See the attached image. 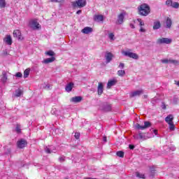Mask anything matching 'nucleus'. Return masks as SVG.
I'll return each instance as SVG.
<instances>
[{
  "instance_id": "f257e3e1",
  "label": "nucleus",
  "mask_w": 179,
  "mask_h": 179,
  "mask_svg": "<svg viewBox=\"0 0 179 179\" xmlns=\"http://www.w3.org/2000/svg\"><path fill=\"white\" fill-rule=\"evenodd\" d=\"M138 12L141 16H148L150 13V7L146 3H143L138 8Z\"/></svg>"
},
{
  "instance_id": "f03ea898",
  "label": "nucleus",
  "mask_w": 179,
  "mask_h": 179,
  "mask_svg": "<svg viewBox=\"0 0 179 179\" xmlns=\"http://www.w3.org/2000/svg\"><path fill=\"white\" fill-rule=\"evenodd\" d=\"M173 120H174V117H173V115H169L165 118L166 122H167V124L169 125L170 131H174V129H175L174 122H173Z\"/></svg>"
},
{
  "instance_id": "7ed1b4c3",
  "label": "nucleus",
  "mask_w": 179,
  "mask_h": 179,
  "mask_svg": "<svg viewBox=\"0 0 179 179\" xmlns=\"http://www.w3.org/2000/svg\"><path fill=\"white\" fill-rule=\"evenodd\" d=\"M71 5L73 8H84L86 6V0H76L71 2Z\"/></svg>"
},
{
  "instance_id": "20e7f679",
  "label": "nucleus",
  "mask_w": 179,
  "mask_h": 179,
  "mask_svg": "<svg viewBox=\"0 0 179 179\" xmlns=\"http://www.w3.org/2000/svg\"><path fill=\"white\" fill-rule=\"evenodd\" d=\"M29 27H31V29H33V30H40V29H41V25H40L37 19H35L31 20L29 22Z\"/></svg>"
},
{
  "instance_id": "39448f33",
  "label": "nucleus",
  "mask_w": 179,
  "mask_h": 179,
  "mask_svg": "<svg viewBox=\"0 0 179 179\" xmlns=\"http://www.w3.org/2000/svg\"><path fill=\"white\" fill-rule=\"evenodd\" d=\"M122 54L125 57H129V58H133V59H139L138 54L132 52L130 50L123 51L122 52Z\"/></svg>"
},
{
  "instance_id": "423d86ee",
  "label": "nucleus",
  "mask_w": 179,
  "mask_h": 179,
  "mask_svg": "<svg viewBox=\"0 0 179 179\" xmlns=\"http://www.w3.org/2000/svg\"><path fill=\"white\" fill-rule=\"evenodd\" d=\"M133 136L134 139H141V141H146V139H149V138H150V136H148V134L142 133L141 131L138 132V134H136Z\"/></svg>"
},
{
  "instance_id": "0eeeda50",
  "label": "nucleus",
  "mask_w": 179,
  "mask_h": 179,
  "mask_svg": "<svg viewBox=\"0 0 179 179\" xmlns=\"http://www.w3.org/2000/svg\"><path fill=\"white\" fill-rule=\"evenodd\" d=\"M151 127H152V123H150V122H148V121L144 122L143 126H141V124H137L136 125V128L137 129H141L142 131H143V129H147V128H150Z\"/></svg>"
},
{
  "instance_id": "6e6552de",
  "label": "nucleus",
  "mask_w": 179,
  "mask_h": 179,
  "mask_svg": "<svg viewBox=\"0 0 179 179\" xmlns=\"http://www.w3.org/2000/svg\"><path fill=\"white\" fill-rule=\"evenodd\" d=\"M173 40L169 38H162L157 41V44H171Z\"/></svg>"
},
{
  "instance_id": "1a4fd4ad",
  "label": "nucleus",
  "mask_w": 179,
  "mask_h": 179,
  "mask_svg": "<svg viewBox=\"0 0 179 179\" xmlns=\"http://www.w3.org/2000/svg\"><path fill=\"white\" fill-rule=\"evenodd\" d=\"M124 19H125V13H121L117 15L116 24H122L124 23Z\"/></svg>"
},
{
  "instance_id": "9d476101",
  "label": "nucleus",
  "mask_w": 179,
  "mask_h": 179,
  "mask_svg": "<svg viewBox=\"0 0 179 179\" xmlns=\"http://www.w3.org/2000/svg\"><path fill=\"white\" fill-rule=\"evenodd\" d=\"M27 145V141L21 139L17 142V146L19 149H23V148Z\"/></svg>"
},
{
  "instance_id": "9b49d317",
  "label": "nucleus",
  "mask_w": 179,
  "mask_h": 179,
  "mask_svg": "<svg viewBox=\"0 0 179 179\" xmlns=\"http://www.w3.org/2000/svg\"><path fill=\"white\" fill-rule=\"evenodd\" d=\"M13 34V37H16L20 41L23 40V36H22V32H20V30L19 29L14 30Z\"/></svg>"
},
{
  "instance_id": "f8f14e48",
  "label": "nucleus",
  "mask_w": 179,
  "mask_h": 179,
  "mask_svg": "<svg viewBox=\"0 0 179 179\" xmlns=\"http://www.w3.org/2000/svg\"><path fill=\"white\" fill-rule=\"evenodd\" d=\"M141 94H143V90L134 91L130 93V97H139Z\"/></svg>"
},
{
  "instance_id": "ddd939ff",
  "label": "nucleus",
  "mask_w": 179,
  "mask_h": 179,
  "mask_svg": "<svg viewBox=\"0 0 179 179\" xmlns=\"http://www.w3.org/2000/svg\"><path fill=\"white\" fill-rule=\"evenodd\" d=\"M4 43L7 44V45H12L13 41H12V36L10 35H6L3 38Z\"/></svg>"
},
{
  "instance_id": "4468645a",
  "label": "nucleus",
  "mask_w": 179,
  "mask_h": 179,
  "mask_svg": "<svg viewBox=\"0 0 179 179\" xmlns=\"http://www.w3.org/2000/svg\"><path fill=\"white\" fill-rule=\"evenodd\" d=\"M113 57H114V55H113L111 52H106V55H105V58L106 59V64H110V62H111V61H113Z\"/></svg>"
},
{
  "instance_id": "2eb2a0df",
  "label": "nucleus",
  "mask_w": 179,
  "mask_h": 179,
  "mask_svg": "<svg viewBox=\"0 0 179 179\" xmlns=\"http://www.w3.org/2000/svg\"><path fill=\"white\" fill-rule=\"evenodd\" d=\"M103 89H104V86L103 85V83H99L98 88H97V92H98L99 96H101V94H103Z\"/></svg>"
},
{
  "instance_id": "dca6fc26",
  "label": "nucleus",
  "mask_w": 179,
  "mask_h": 179,
  "mask_svg": "<svg viewBox=\"0 0 179 179\" xmlns=\"http://www.w3.org/2000/svg\"><path fill=\"white\" fill-rule=\"evenodd\" d=\"M102 110L106 112L111 111V106L108 103H103L102 106Z\"/></svg>"
},
{
  "instance_id": "f3484780",
  "label": "nucleus",
  "mask_w": 179,
  "mask_h": 179,
  "mask_svg": "<svg viewBox=\"0 0 179 179\" xmlns=\"http://www.w3.org/2000/svg\"><path fill=\"white\" fill-rule=\"evenodd\" d=\"M93 31V29L90 27H86L82 30V33L84 34H89V33H92Z\"/></svg>"
},
{
  "instance_id": "a211bd4d",
  "label": "nucleus",
  "mask_w": 179,
  "mask_h": 179,
  "mask_svg": "<svg viewBox=\"0 0 179 179\" xmlns=\"http://www.w3.org/2000/svg\"><path fill=\"white\" fill-rule=\"evenodd\" d=\"M104 17L102 15H96L94 16V22H103Z\"/></svg>"
},
{
  "instance_id": "6ab92c4d",
  "label": "nucleus",
  "mask_w": 179,
  "mask_h": 179,
  "mask_svg": "<svg viewBox=\"0 0 179 179\" xmlns=\"http://www.w3.org/2000/svg\"><path fill=\"white\" fill-rule=\"evenodd\" d=\"M160 27H162V24L160 23V21H155L152 27L153 30H158V29H160Z\"/></svg>"
},
{
  "instance_id": "aec40b11",
  "label": "nucleus",
  "mask_w": 179,
  "mask_h": 179,
  "mask_svg": "<svg viewBox=\"0 0 179 179\" xmlns=\"http://www.w3.org/2000/svg\"><path fill=\"white\" fill-rule=\"evenodd\" d=\"M73 83H70L66 85L65 90L66 92H72V89H73Z\"/></svg>"
},
{
  "instance_id": "412c9836",
  "label": "nucleus",
  "mask_w": 179,
  "mask_h": 179,
  "mask_svg": "<svg viewBox=\"0 0 179 179\" xmlns=\"http://www.w3.org/2000/svg\"><path fill=\"white\" fill-rule=\"evenodd\" d=\"M7 80H8V75L6 74V71H3L1 81L3 83H5L6 82H7Z\"/></svg>"
},
{
  "instance_id": "4be33fe9",
  "label": "nucleus",
  "mask_w": 179,
  "mask_h": 179,
  "mask_svg": "<svg viewBox=\"0 0 179 179\" xmlns=\"http://www.w3.org/2000/svg\"><path fill=\"white\" fill-rule=\"evenodd\" d=\"M73 103H80L82 101V96H75L71 99Z\"/></svg>"
},
{
  "instance_id": "5701e85b",
  "label": "nucleus",
  "mask_w": 179,
  "mask_h": 179,
  "mask_svg": "<svg viewBox=\"0 0 179 179\" xmlns=\"http://www.w3.org/2000/svg\"><path fill=\"white\" fill-rule=\"evenodd\" d=\"M117 83V80H110L108 82L107 87L108 89H110L111 86L115 85Z\"/></svg>"
},
{
  "instance_id": "b1692460",
  "label": "nucleus",
  "mask_w": 179,
  "mask_h": 179,
  "mask_svg": "<svg viewBox=\"0 0 179 179\" xmlns=\"http://www.w3.org/2000/svg\"><path fill=\"white\" fill-rule=\"evenodd\" d=\"M166 24L167 29H171V24H173V21H171V19L170 17L166 18Z\"/></svg>"
},
{
  "instance_id": "393cba45",
  "label": "nucleus",
  "mask_w": 179,
  "mask_h": 179,
  "mask_svg": "<svg viewBox=\"0 0 179 179\" xmlns=\"http://www.w3.org/2000/svg\"><path fill=\"white\" fill-rule=\"evenodd\" d=\"M54 61H55V57H52L50 58H48L43 60V64H50V62H54Z\"/></svg>"
},
{
  "instance_id": "a878e982",
  "label": "nucleus",
  "mask_w": 179,
  "mask_h": 179,
  "mask_svg": "<svg viewBox=\"0 0 179 179\" xmlns=\"http://www.w3.org/2000/svg\"><path fill=\"white\" fill-rule=\"evenodd\" d=\"M23 94L22 90L18 89L15 90V97H20Z\"/></svg>"
},
{
  "instance_id": "bb28decb",
  "label": "nucleus",
  "mask_w": 179,
  "mask_h": 179,
  "mask_svg": "<svg viewBox=\"0 0 179 179\" xmlns=\"http://www.w3.org/2000/svg\"><path fill=\"white\" fill-rule=\"evenodd\" d=\"M117 76H120L121 78H123V76H125V70H119L117 73Z\"/></svg>"
},
{
  "instance_id": "cd10ccee",
  "label": "nucleus",
  "mask_w": 179,
  "mask_h": 179,
  "mask_svg": "<svg viewBox=\"0 0 179 179\" xmlns=\"http://www.w3.org/2000/svg\"><path fill=\"white\" fill-rule=\"evenodd\" d=\"M30 75V69H27L24 71V78H29V76Z\"/></svg>"
},
{
  "instance_id": "c85d7f7f",
  "label": "nucleus",
  "mask_w": 179,
  "mask_h": 179,
  "mask_svg": "<svg viewBox=\"0 0 179 179\" xmlns=\"http://www.w3.org/2000/svg\"><path fill=\"white\" fill-rule=\"evenodd\" d=\"M45 55H48L49 57H54L55 55V52L52 50H49L46 52H45Z\"/></svg>"
},
{
  "instance_id": "c756f323",
  "label": "nucleus",
  "mask_w": 179,
  "mask_h": 179,
  "mask_svg": "<svg viewBox=\"0 0 179 179\" xmlns=\"http://www.w3.org/2000/svg\"><path fill=\"white\" fill-rule=\"evenodd\" d=\"M174 9H178L179 8V3L178 2H172V4L171 6Z\"/></svg>"
},
{
  "instance_id": "7c9ffc66",
  "label": "nucleus",
  "mask_w": 179,
  "mask_h": 179,
  "mask_svg": "<svg viewBox=\"0 0 179 179\" xmlns=\"http://www.w3.org/2000/svg\"><path fill=\"white\" fill-rule=\"evenodd\" d=\"M136 177H138V178H143V179L145 178V174L141 173H139V172H136Z\"/></svg>"
},
{
  "instance_id": "2f4dec72",
  "label": "nucleus",
  "mask_w": 179,
  "mask_h": 179,
  "mask_svg": "<svg viewBox=\"0 0 179 179\" xmlns=\"http://www.w3.org/2000/svg\"><path fill=\"white\" fill-rule=\"evenodd\" d=\"M6 6V1L5 0H0V8H5Z\"/></svg>"
},
{
  "instance_id": "473e14b6",
  "label": "nucleus",
  "mask_w": 179,
  "mask_h": 179,
  "mask_svg": "<svg viewBox=\"0 0 179 179\" xmlns=\"http://www.w3.org/2000/svg\"><path fill=\"white\" fill-rule=\"evenodd\" d=\"M20 128H21L20 125L17 124V126L15 127V130H16V132H17V134H20V132H22V129Z\"/></svg>"
},
{
  "instance_id": "72a5a7b5",
  "label": "nucleus",
  "mask_w": 179,
  "mask_h": 179,
  "mask_svg": "<svg viewBox=\"0 0 179 179\" xmlns=\"http://www.w3.org/2000/svg\"><path fill=\"white\" fill-rule=\"evenodd\" d=\"M117 156H118V157H124V152L122 151H118L116 152Z\"/></svg>"
},
{
  "instance_id": "f704fd0d",
  "label": "nucleus",
  "mask_w": 179,
  "mask_h": 179,
  "mask_svg": "<svg viewBox=\"0 0 179 179\" xmlns=\"http://www.w3.org/2000/svg\"><path fill=\"white\" fill-rule=\"evenodd\" d=\"M169 64H178V61L177 60H173L171 59H168Z\"/></svg>"
},
{
  "instance_id": "c9c22d12",
  "label": "nucleus",
  "mask_w": 179,
  "mask_h": 179,
  "mask_svg": "<svg viewBox=\"0 0 179 179\" xmlns=\"http://www.w3.org/2000/svg\"><path fill=\"white\" fill-rule=\"evenodd\" d=\"M172 3H173V1L171 0H167L166 1V5H167V6H171Z\"/></svg>"
},
{
  "instance_id": "e433bc0d",
  "label": "nucleus",
  "mask_w": 179,
  "mask_h": 179,
  "mask_svg": "<svg viewBox=\"0 0 179 179\" xmlns=\"http://www.w3.org/2000/svg\"><path fill=\"white\" fill-rule=\"evenodd\" d=\"M118 68H120V69H124V68H125V64L124 63H120Z\"/></svg>"
},
{
  "instance_id": "4c0bfd02",
  "label": "nucleus",
  "mask_w": 179,
  "mask_h": 179,
  "mask_svg": "<svg viewBox=\"0 0 179 179\" xmlns=\"http://www.w3.org/2000/svg\"><path fill=\"white\" fill-rule=\"evenodd\" d=\"M45 151L46 152V153H52V150H51V149L48 148V147H46L45 148Z\"/></svg>"
},
{
  "instance_id": "58836bf2",
  "label": "nucleus",
  "mask_w": 179,
  "mask_h": 179,
  "mask_svg": "<svg viewBox=\"0 0 179 179\" xmlns=\"http://www.w3.org/2000/svg\"><path fill=\"white\" fill-rule=\"evenodd\" d=\"M137 20L139 22L140 26H145V22H143L141 19H138Z\"/></svg>"
},
{
  "instance_id": "ea45409f",
  "label": "nucleus",
  "mask_w": 179,
  "mask_h": 179,
  "mask_svg": "<svg viewBox=\"0 0 179 179\" xmlns=\"http://www.w3.org/2000/svg\"><path fill=\"white\" fill-rule=\"evenodd\" d=\"M108 38L110 39V40H114V34L113 33H110L108 34Z\"/></svg>"
},
{
  "instance_id": "a19ab883",
  "label": "nucleus",
  "mask_w": 179,
  "mask_h": 179,
  "mask_svg": "<svg viewBox=\"0 0 179 179\" xmlns=\"http://www.w3.org/2000/svg\"><path fill=\"white\" fill-rule=\"evenodd\" d=\"M75 138H76V139H79V138H80V133H78V132H76V134H75Z\"/></svg>"
},
{
  "instance_id": "79ce46f5",
  "label": "nucleus",
  "mask_w": 179,
  "mask_h": 179,
  "mask_svg": "<svg viewBox=\"0 0 179 179\" xmlns=\"http://www.w3.org/2000/svg\"><path fill=\"white\" fill-rule=\"evenodd\" d=\"M161 62H162V64H169V59H162Z\"/></svg>"
},
{
  "instance_id": "37998d69",
  "label": "nucleus",
  "mask_w": 179,
  "mask_h": 179,
  "mask_svg": "<svg viewBox=\"0 0 179 179\" xmlns=\"http://www.w3.org/2000/svg\"><path fill=\"white\" fill-rule=\"evenodd\" d=\"M59 162H60L61 163L65 162V157H60L59 158Z\"/></svg>"
},
{
  "instance_id": "c03bdc74",
  "label": "nucleus",
  "mask_w": 179,
  "mask_h": 179,
  "mask_svg": "<svg viewBox=\"0 0 179 179\" xmlns=\"http://www.w3.org/2000/svg\"><path fill=\"white\" fill-rule=\"evenodd\" d=\"M15 76H16L17 78H22V76H23V74H22V73H20V72H18V73H17L15 74Z\"/></svg>"
},
{
  "instance_id": "a18cd8bd",
  "label": "nucleus",
  "mask_w": 179,
  "mask_h": 179,
  "mask_svg": "<svg viewBox=\"0 0 179 179\" xmlns=\"http://www.w3.org/2000/svg\"><path fill=\"white\" fill-rule=\"evenodd\" d=\"M139 31H141V33H145V31H146V29H143V27H141Z\"/></svg>"
},
{
  "instance_id": "49530a36",
  "label": "nucleus",
  "mask_w": 179,
  "mask_h": 179,
  "mask_svg": "<svg viewBox=\"0 0 179 179\" xmlns=\"http://www.w3.org/2000/svg\"><path fill=\"white\" fill-rule=\"evenodd\" d=\"M129 149H131V150H133V149H135V146H134L132 145H129Z\"/></svg>"
},
{
  "instance_id": "de8ad7c7",
  "label": "nucleus",
  "mask_w": 179,
  "mask_h": 179,
  "mask_svg": "<svg viewBox=\"0 0 179 179\" xmlns=\"http://www.w3.org/2000/svg\"><path fill=\"white\" fill-rule=\"evenodd\" d=\"M150 171H151V173H155V167H153V166L151 167V168H150Z\"/></svg>"
},
{
  "instance_id": "09e8293b",
  "label": "nucleus",
  "mask_w": 179,
  "mask_h": 179,
  "mask_svg": "<svg viewBox=\"0 0 179 179\" xmlns=\"http://www.w3.org/2000/svg\"><path fill=\"white\" fill-rule=\"evenodd\" d=\"M131 29H135V25L134 24H130Z\"/></svg>"
},
{
  "instance_id": "8fccbe9b",
  "label": "nucleus",
  "mask_w": 179,
  "mask_h": 179,
  "mask_svg": "<svg viewBox=\"0 0 179 179\" xmlns=\"http://www.w3.org/2000/svg\"><path fill=\"white\" fill-rule=\"evenodd\" d=\"M77 15H80L82 13V10H79L76 12Z\"/></svg>"
},
{
  "instance_id": "3c124183",
  "label": "nucleus",
  "mask_w": 179,
  "mask_h": 179,
  "mask_svg": "<svg viewBox=\"0 0 179 179\" xmlns=\"http://www.w3.org/2000/svg\"><path fill=\"white\" fill-rule=\"evenodd\" d=\"M153 133L155 134V135H157V129H154L153 130Z\"/></svg>"
},
{
  "instance_id": "603ef678",
  "label": "nucleus",
  "mask_w": 179,
  "mask_h": 179,
  "mask_svg": "<svg viewBox=\"0 0 179 179\" xmlns=\"http://www.w3.org/2000/svg\"><path fill=\"white\" fill-rule=\"evenodd\" d=\"M3 55H8V51L6 50L3 51Z\"/></svg>"
},
{
  "instance_id": "864d4df0",
  "label": "nucleus",
  "mask_w": 179,
  "mask_h": 179,
  "mask_svg": "<svg viewBox=\"0 0 179 179\" xmlns=\"http://www.w3.org/2000/svg\"><path fill=\"white\" fill-rule=\"evenodd\" d=\"M103 142H107V137L106 136L103 137Z\"/></svg>"
},
{
  "instance_id": "5fc2aeb1",
  "label": "nucleus",
  "mask_w": 179,
  "mask_h": 179,
  "mask_svg": "<svg viewBox=\"0 0 179 179\" xmlns=\"http://www.w3.org/2000/svg\"><path fill=\"white\" fill-rule=\"evenodd\" d=\"M50 2H58V0H50Z\"/></svg>"
},
{
  "instance_id": "6e6d98bb",
  "label": "nucleus",
  "mask_w": 179,
  "mask_h": 179,
  "mask_svg": "<svg viewBox=\"0 0 179 179\" xmlns=\"http://www.w3.org/2000/svg\"><path fill=\"white\" fill-rule=\"evenodd\" d=\"M162 108L164 109V110H166V105H162Z\"/></svg>"
},
{
  "instance_id": "4d7b16f0",
  "label": "nucleus",
  "mask_w": 179,
  "mask_h": 179,
  "mask_svg": "<svg viewBox=\"0 0 179 179\" xmlns=\"http://www.w3.org/2000/svg\"><path fill=\"white\" fill-rule=\"evenodd\" d=\"M57 2H62V0H57Z\"/></svg>"
},
{
  "instance_id": "13d9d810",
  "label": "nucleus",
  "mask_w": 179,
  "mask_h": 179,
  "mask_svg": "<svg viewBox=\"0 0 179 179\" xmlns=\"http://www.w3.org/2000/svg\"><path fill=\"white\" fill-rule=\"evenodd\" d=\"M65 179H68V178H65Z\"/></svg>"
}]
</instances>
